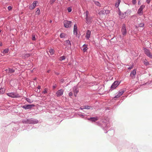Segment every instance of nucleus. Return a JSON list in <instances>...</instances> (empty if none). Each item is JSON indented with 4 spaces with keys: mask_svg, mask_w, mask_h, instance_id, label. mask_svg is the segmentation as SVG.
I'll use <instances>...</instances> for the list:
<instances>
[{
    "mask_svg": "<svg viewBox=\"0 0 152 152\" xmlns=\"http://www.w3.org/2000/svg\"><path fill=\"white\" fill-rule=\"evenodd\" d=\"M86 15V22L87 24H90L92 21V17L90 15L89 12L87 11L84 13Z\"/></svg>",
    "mask_w": 152,
    "mask_h": 152,
    "instance_id": "f257e3e1",
    "label": "nucleus"
},
{
    "mask_svg": "<svg viewBox=\"0 0 152 152\" xmlns=\"http://www.w3.org/2000/svg\"><path fill=\"white\" fill-rule=\"evenodd\" d=\"M7 94V96L13 98H18L20 97L19 94L16 93H9Z\"/></svg>",
    "mask_w": 152,
    "mask_h": 152,
    "instance_id": "f03ea898",
    "label": "nucleus"
},
{
    "mask_svg": "<svg viewBox=\"0 0 152 152\" xmlns=\"http://www.w3.org/2000/svg\"><path fill=\"white\" fill-rule=\"evenodd\" d=\"M110 12V11L109 10H103L99 12V15L101 16H102L103 15L109 14Z\"/></svg>",
    "mask_w": 152,
    "mask_h": 152,
    "instance_id": "7ed1b4c3",
    "label": "nucleus"
},
{
    "mask_svg": "<svg viewBox=\"0 0 152 152\" xmlns=\"http://www.w3.org/2000/svg\"><path fill=\"white\" fill-rule=\"evenodd\" d=\"M144 51L145 54L149 57L152 58V54L151 53L150 51L146 48L144 49Z\"/></svg>",
    "mask_w": 152,
    "mask_h": 152,
    "instance_id": "20e7f679",
    "label": "nucleus"
},
{
    "mask_svg": "<svg viewBox=\"0 0 152 152\" xmlns=\"http://www.w3.org/2000/svg\"><path fill=\"white\" fill-rule=\"evenodd\" d=\"M72 22L68 21L65 20L64 22V27L66 28H69L71 26V24Z\"/></svg>",
    "mask_w": 152,
    "mask_h": 152,
    "instance_id": "39448f33",
    "label": "nucleus"
},
{
    "mask_svg": "<svg viewBox=\"0 0 152 152\" xmlns=\"http://www.w3.org/2000/svg\"><path fill=\"white\" fill-rule=\"evenodd\" d=\"M145 5H141L138 10V12H137V14H138L140 15H142L143 13V10L145 8Z\"/></svg>",
    "mask_w": 152,
    "mask_h": 152,
    "instance_id": "423d86ee",
    "label": "nucleus"
},
{
    "mask_svg": "<svg viewBox=\"0 0 152 152\" xmlns=\"http://www.w3.org/2000/svg\"><path fill=\"white\" fill-rule=\"evenodd\" d=\"M121 32L123 36L126 35L127 33L126 29V28L125 25L123 24L121 28Z\"/></svg>",
    "mask_w": 152,
    "mask_h": 152,
    "instance_id": "0eeeda50",
    "label": "nucleus"
},
{
    "mask_svg": "<svg viewBox=\"0 0 152 152\" xmlns=\"http://www.w3.org/2000/svg\"><path fill=\"white\" fill-rule=\"evenodd\" d=\"M120 83L118 81H115L112 84L111 87V88L112 89H115L119 84Z\"/></svg>",
    "mask_w": 152,
    "mask_h": 152,
    "instance_id": "6e6552de",
    "label": "nucleus"
},
{
    "mask_svg": "<svg viewBox=\"0 0 152 152\" xmlns=\"http://www.w3.org/2000/svg\"><path fill=\"white\" fill-rule=\"evenodd\" d=\"M64 45L66 46V48H70L71 45L70 42L69 40H67L65 41L64 42Z\"/></svg>",
    "mask_w": 152,
    "mask_h": 152,
    "instance_id": "1a4fd4ad",
    "label": "nucleus"
},
{
    "mask_svg": "<svg viewBox=\"0 0 152 152\" xmlns=\"http://www.w3.org/2000/svg\"><path fill=\"white\" fill-rule=\"evenodd\" d=\"M34 106V104H28L27 105H25L22 106V107L24 108L25 110L31 109L32 107Z\"/></svg>",
    "mask_w": 152,
    "mask_h": 152,
    "instance_id": "9d476101",
    "label": "nucleus"
},
{
    "mask_svg": "<svg viewBox=\"0 0 152 152\" xmlns=\"http://www.w3.org/2000/svg\"><path fill=\"white\" fill-rule=\"evenodd\" d=\"M64 90L62 89L58 90L56 93V95L58 97L61 96L63 94Z\"/></svg>",
    "mask_w": 152,
    "mask_h": 152,
    "instance_id": "9b49d317",
    "label": "nucleus"
},
{
    "mask_svg": "<svg viewBox=\"0 0 152 152\" xmlns=\"http://www.w3.org/2000/svg\"><path fill=\"white\" fill-rule=\"evenodd\" d=\"M37 3V1H34L31 5L29 6V9L30 10H32L36 6Z\"/></svg>",
    "mask_w": 152,
    "mask_h": 152,
    "instance_id": "f8f14e48",
    "label": "nucleus"
},
{
    "mask_svg": "<svg viewBox=\"0 0 152 152\" xmlns=\"http://www.w3.org/2000/svg\"><path fill=\"white\" fill-rule=\"evenodd\" d=\"M27 123L29 124H36L38 123V121L37 120H31L29 121H27Z\"/></svg>",
    "mask_w": 152,
    "mask_h": 152,
    "instance_id": "ddd939ff",
    "label": "nucleus"
},
{
    "mask_svg": "<svg viewBox=\"0 0 152 152\" xmlns=\"http://www.w3.org/2000/svg\"><path fill=\"white\" fill-rule=\"evenodd\" d=\"M6 72L8 74L9 73H12L15 72V70L12 69L8 68L5 70Z\"/></svg>",
    "mask_w": 152,
    "mask_h": 152,
    "instance_id": "4468645a",
    "label": "nucleus"
},
{
    "mask_svg": "<svg viewBox=\"0 0 152 152\" xmlns=\"http://www.w3.org/2000/svg\"><path fill=\"white\" fill-rule=\"evenodd\" d=\"M74 95L75 96H76L77 95L78 92V90L76 87H74L73 89Z\"/></svg>",
    "mask_w": 152,
    "mask_h": 152,
    "instance_id": "2eb2a0df",
    "label": "nucleus"
},
{
    "mask_svg": "<svg viewBox=\"0 0 152 152\" xmlns=\"http://www.w3.org/2000/svg\"><path fill=\"white\" fill-rule=\"evenodd\" d=\"M91 32V31L88 30L87 31L86 37L87 39H88L90 37Z\"/></svg>",
    "mask_w": 152,
    "mask_h": 152,
    "instance_id": "dca6fc26",
    "label": "nucleus"
},
{
    "mask_svg": "<svg viewBox=\"0 0 152 152\" xmlns=\"http://www.w3.org/2000/svg\"><path fill=\"white\" fill-rule=\"evenodd\" d=\"M77 27L76 25L75 24L74 26V30H73V33L74 34L76 35L77 36Z\"/></svg>",
    "mask_w": 152,
    "mask_h": 152,
    "instance_id": "f3484780",
    "label": "nucleus"
},
{
    "mask_svg": "<svg viewBox=\"0 0 152 152\" xmlns=\"http://www.w3.org/2000/svg\"><path fill=\"white\" fill-rule=\"evenodd\" d=\"M136 71L135 69H134L131 72L130 75V76L132 78L136 74Z\"/></svg>",
    "mask_w": 152,
    "mask_h": 152,
    "instance_id": "a211bd4d",
    "label": "nucleus"
},
{
    "mask_svg": "<svg viewBox=\"0 0 152 152\" xmlns=\"http://www.w3.org/2000/svg\"><path fill=\"white\" fill-rule=\"evenodd\" d=\"M83 51L84 52H86L88 49V48H87V45L86 44H84L83 45Z\"/></svg>",
    "mask_w": 152,
    "mask_h": 152,
    "instance_id": "6ab92c4d",
    "label": "nucleus"
},
{
    "mask_svg": "<svg viewBox=\"0 0 152 152\" xmlns=\"http://www.w3.org/2000/svg\"><path fill=\"white\" fill-rule=\"evenodd\" d=\"M88 120H91L92 121L95 122L96 121H97L98 119L97 117H91L89 118H88Z\"/></svg>",
    "mask_w": 152,
    "mask_h": 152,
    "instance_id": "aec40b11",
    "label": "nucleus"
},
{
    "mask_svg": "<svg viewBox=\"0 0 152 152\" xmlns=\"http://www.w3.org/2000/svg\"><path fill=\"white\" fill-rule=\"evenodd\" d=\"M119 15L120 16V18H124L125 17V14L123 13H121V12H119Z\"/></svg>",
    "mask_w": 152,
    "mask_h": 152,
    "instance_id": "412c9836",
    "label": "nucleus"
},
{
    "mask_svg": "<svg viewBox=\"0 0 152 152\" xmlns=\"http://www.w3.org/2000/svg\"><path fill=\"white\" fill-rule=\"evenodd\" d=\"M50 54L48 53L49 55H52L54 53V51L53 49H51L49 51Z\"/></svg>",
    "mask_w": 152,
    "mask_h": 152,
    "instance_id": "4be33fe9",
    "label": "nucleus"
},
{
    "mask_svg": "<svg viewBox=\"0 0 152 152\" xmlns=\"http://www.w3.org/2000/svg\"><path fill=\"white\" fill-rule=\"evenodd\" d=\"M120 2H121L120 0H118L116 2L115 4V6L116 7H118Z\"/></svg>",
    "mask_w": 152,
    "mask_h": 152,
    "instance_id": "5701e85b",
    "label": "nucleus"
},
{
    "mask_svg": "<svg viewBox=\"0 0 152 152\" xmlns=\"http://www.w3.org/2000/svg\"><path fill=\"white\" fill-rule=\"evenodd\" d=\"M66 36V34L64 33H62L60 35V37L61 38H64Z\"/></svg>",
    "mask_w": 152,
    "mask_h": 152,
    "instance_id": "b1692460",
    "label": "nucleus"
},
{
    "mask_svg": "<svg viewBox=\"0 0 152 152\" xmlns=\"http://www.w3.org/2000/svg\"><path fill=\"white\" fill-rule=\"evenodd\" d=\"M124 91L121 90L119 91L118 94L120 96H121L124 93Z\"/></svg>",
    "mask_w": 152,
    "mask_h": 152,
    "instance_id": "393cba45",
    "label": "nucleus"
},
{
    "mask_svg": "<svg viewBox=\"0 0 152 152\" xmlns=\"http://www.w3.org/2000/svg\"><path fill=\"white\" fill-rule=\"evenodd\" d=\"M5 89L4 88L0 89V93L1 94H3L5 92Z\"/></svg>",
    "mask_w": 152,
    "mask_h": 152,
    "instance_id": "a878e982",
    "label": "nucleus"
},
{
    "mask_svg": "<svg viewBox=\"0 0 152 152\" xmlns=\"http://www.w3.org/2000/svg\"><path fill=\"white\" fill-rule=\"evenodd\" d=\"M9 49H6L4 50L3 52V53L6 54L8 52Z\"/></svg>",
    "mask_w": 152,
    "mask_h": 152,
    "instance_id": "bb28decb",
    "label": "nucleus"
},
{
    "mask_svg": "<svg viewBox=\"0 0 152 152\" xmlns=\"http://www.w3.org/2000/svg\"><path fill=\"white\" fill-rule=\"evenodd\" d=\"M94 3L96 5H97V6H99V7L101 6V4L99 3V2L98 1H95L94 2Z\"/></svg>",
    "mask_w": 152,
    "mask_h": 152,
    "instance_id": "cd10ccee",
    "label": "nucleus"
},
{
    "mask_svg": "<svg viewBox=\"0 0 152 152\" xmlns=\"http://www.w3.org/2000/svg\"><path fill=\"white\" fill-rule=\"evenodd\" d=\"M36 11V13L38 15H39L40 14V10L39 8H37Z\"/></svg>",
    "mask_w": 152,
    "mask_h": 152,
    "instance_id": "c85d7f7f",
    "label": "nucleus"
},
{
    "mask_svg": "<svg viewBox=\"0 0 152 152\" xmlns=\"http://www.w3.org/2000/svg\"><path fill=\"white\" fill-rule=\"evenodd\" d=\"M144 63L145 65H148L149 64L148 62L147 61L146 59H145L144 61Z\"/></svg>",
    "mask_w": 152,
    "mask_h": 152,
    "instance_id": "c756f323",
    "label": "nucleus"
},
{
    "mask_svg": "<svg viewBox=\"0 0 152 152\" xmlns=\"http://www.w3.org/2000/svg\"><path fill=\"white\" fill-rule=\"evenodd\" d=\"M65 59V57L64 56H62L61 57L59 58V59L61 61Z\"/></svg>",
    "mask_w": 152,
    "mask_h": 152,
    "instance_id": "7c9ffc66",
    "label": "nucleus"
},
{
    "mask_svg": "<svg viewBox=\"0 0 152 152\" xmlns=\"http://www.w3.org/2000/svg\"><path fill=\"white\" fill-rule=\"evenodd\" d=\"M90 108V107L88 106H85L84 107L81 108V109H89Z\"/></svg>",
    "mask_w": 152,
    "mask_h": 152,
    "instance_id": "2f4dec72",
    "label": "nucleus"
},
{
    "mask_svg": "<svg viewBox=\"0 0 152 152\" xmlns=\"http://www.w3.org/2000/svg\"><path fill=\"white\" fill-rule=\"evenodd\" d=\"M48 89L47 88H45L44 89V91L42 92L44 94L46 93L47 92Z\"/></svg>",
    "mask_w": 152,
    "mask_h": 152,
    "instance_id": "473e14b6",
    "label": "nucleus"
},
{
    "mask_svg": "<svg viewBox=\"0 0 152 152\" xmlns=\"http://www.w3.org/2000/svg\"><path fill=\"white\" fill-rule=\"evenodd\" d=\"M139 26L140 27H142L144 26V24L143 23H140L139 25Z\"/></svg>",
    "mask_w": 152,
    "mask_h": 152,
    "instance_id": "72a5a7b5",
    "label": "nucleus"
},
{
    "mask_svg": "<svg viewBox=\"0 0 152 152\" xmlns=\"http://www.w3.org/2000/svg\"><path fill=\"white\" fill-rule=\"evenodd\" d=\"M32 39L33 40H36L35 36V35H32Z\"/></svg>",
    "mask_w": 152,
    "mask_h": 152,
    "instance_id": "f704fd0d",
    "label": "nucleus"
},
{
    "mask_svg": "<svg viewBox=\"0 0 152 152\" xmlns=\"http://www.w3.org/2000/svg\"><path fill=\"white\" fill-rule=\"evenodd\" d=\"M67 10L69 12H70L72 11V9L71 7H69L68 8Z\"/></svg>",
    "mask_w": 152,
    "mask_h": 152,
    "instance_id": "c9c22d12",
    "label": "nucleus"
},
{
    "mask_svg": "<svg viewBox=\"0 0 152 152\" xmlns=\"http://www.w3.org/2000/svg\"><path fill=\"white\" fill-rule=\"evenodd\" d=\"M136 0H132V3L134 4H135L136 3Z\"/></svg>",
    "mask_w": 152,
    "mask_h": 152,
    "instance_id": "e433bc0d",
    "label": "nucleus"
},
{
    "mask_svg": "<svg viewBox=\"0 0 152 152\" xmlns=\"http://www.w3.org/2000/svg\"><path fill=\"white\" fill-rule=\"evenodd\" d=\"M26 101H27L28 102H29V103H31V102H30V99H28V98H26Z\"/></svg>",
    "mask_w": 152,
    "mask_h": 152,
    "instance_id": "4c0bfd02",
    "label": "nucleus"
},
{
    "mask_svg": "<svg viewBox=\"0 0 152 152\" xmlns=\"http://www.w3.org/2000/svg\"><path fill=\"white\" fill-rule=\"evenodd\" d=\"M12 9V7L11 6H9L8 7V9L9 10H11Z\"/></svg>",
    "mask_w": 152,
    "mask_h": 152,
    "instance_id": "58836bf2",
    "label": "nucleus"
},
{
    "mask_svg": "<svg viewBox=\"0 0 152 152\" xmlns=\"http://www.w3.org/2000/svg\"><path fill=\"white\" fill-rule=\"evenodd\" d=\"M56 0H50V2L51 4L53 3Z\"/></svg>",
    "mask_w": 152,
    "mask_h": 152,
    "instance_id": "ea45409f",
    "label": "nucleus"
},
{
    "mask_svg": "<svg viewBox=\"0 0 152 152\" xmlns=\"http://www.w3.org/2000/svg\"><path fill=\"white\" fill-rule=\"evenodd\" d=\"M72 95H73V94L72 92H70L69 93V96H72Z\"/></svg>",
    "mask_w": 152,
    "mask_h": 152,
    "instance_id": "a19ab883",
    "label": "nucleus"
},
{
    "mask_svg": "<svg viewBox=\"0 0 152 152\" xmlns=\"http://www.w3.org/2000/svg\"><path fill=\"white\" fill-rule=\"evenodd\" d=\"M120 97V96L118 94L114 98H118Z\"/></svg>",
    "mask_w": 152,
    "mask_h": 152,
    "instance_id": "79ce46f5",
    "label": "nucleus"
},
{
    "mask_svg": "<svg viewBox=\"0 0 152 152\" xmlns=\"http://www.w3.org/2000/svg\"><path fill=\"white\" fill-rule=\"evenodd\" d=\"M150 1L151 0H146V2L148 4H149L150 2Z\"/></svg>",
    "mask_w": 152,
    "mask_h": 152,
    "instance_id": "37998d69",
    "label": "nucleus"
},
{
    "mask_svg": "<svg viewBox=\"0 0 152 152\" xmlns=\"http://www.w3.org/2000/svg\"><path fill=\"white\" fill-rule=\"evenodd\" d=\"M26 57H28L30 56V55L29 54H26Z\"/></svg>",
    "mask_w": 152,
    "mask_h": 152,
    "instance_id": "c03bdc74",
    "label": "nucleus"
},
{
    "mask_svg": "<svg viewBox=\"0 0 152 152\" xmlns=\"http://www.w3.org/2000/svg\"><path fill=\"white\" fill-rule=\"evenodd\" d=\"M132 68V67H129V68H128V69H131Z\"/></svg>",
    "mask_w": 152,
    "mask_h": 152,
    "instance_id": "a18cd8bd",
    "label": "nucleus"
},
{
    "mask_svg": "<svg viewBox=\"0 0 152 152\" xmlns=\"http://www.w3.org/2000/svg\"><path fill=\"white\" fill-rule=\"evenodd\" d=\"M37 88H38V89H39L40 88V86H38V87Z\"/></svg>",
    "mask_w": 152,
    "mask_h": 152,
    "instance_id": "49530a36",
    "label": "nucleus"
},
{
    "mask_svg": "<svg viewBox=\"0 0 152 152\" xmlns=\"http://www.w3.org/2000/svg\"><path fill=\"white\" fill-rule=\"evenodd\" d=\"M2 45V43H0V46H1Z\"/></svg>",
    "mask_w": 152,
    "mask_h": 152,
    "instance_id": "de8ad7c7",
    "label": "nucleus"
},
{
    "mask_svg": "<svg viewBox=\"0 0 152 152\" xmlns=\"http://www.w3.org/2000/svg\"><path fill=\"white\" fill-rule=\"evenodd\" d=\"M140 4V1H139L138 2V4Z\"/></svg>",
    "mask_w": 152,
    "mask_h": 152,
    "instance_id": "09e8293b",
    "label": "nucleus"
},
{
    "mask_svg": "<svg viewBox=\"0 0 152 152\" xmlns=\"http://www.w3.org/2000/svg\"><path fill=\"white\" fill-rule=\"evenodd\" d=\"M50 23H51V22H52V20H50Z\"/></svg>",
    "mask_w": 152,
    "mask_h": 152,
    "instance_id": "8fccbe9b",
    "label": "nucleus"
},
{
    "mask_svg": "<svg viewBox=\"0 0 152 152\" xmlns=\"http://www.w3.org/2000/svg\"><path fill=\"white\" fill-rule=\"evenodd\" d=\"M1 30H0V32H1Z\"/></svg>",
    "mask_w": 152,
    "mask_h": 152,
    "instance_id": "3c124183",
    "label": "nucleus"
}]
</instances>
